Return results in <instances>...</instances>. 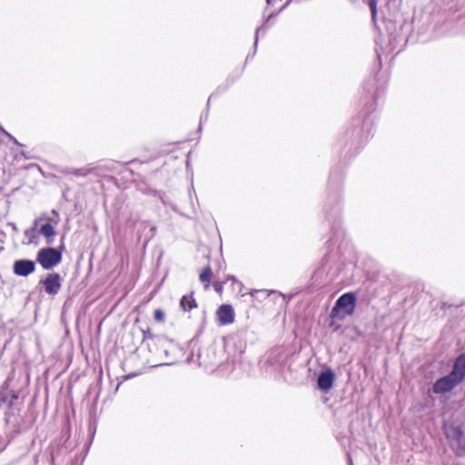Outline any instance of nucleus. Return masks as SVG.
I'll return each instance as SVG.
<instances>
[{
  "label": "nucleus",
  "mask_w": 465,
  "mask_h": 465,
  "mask_svg": "<svg viewBox=\"0 0 465 465\" xmlns=\"http://www.w3.org/2000/svg\"><path fill=\"white\" fill-rule=\"evenodd\" d=\"M465 378V354H460L454 361L450 374L440 378L433 385L432 391L436 394H443L452 391Z\"/></svg>",
  "instance_id": "1"
},
{
  "label": "nucleus",
  "mask_w": 465,
  "mask_h": 465,
  "mask_svg": "<svg viewBox=\"0 0 465 465\" xmlns=\"http://www.w3.org/2000/svg\"><path fill=\"white\" fill-rule=\"evenodd\" d=\"M445 434L451 450L457 456H465V431L460 425H445Z\"/></svg>",
  "instance_id": "2"
},
{
  "label": "nucleus",
  "mask_w": 465,
  "mask_h": 465,
  "mask_svg": "<svg viewBox=\"0 0 465 465\" xmlns=\"http://www.w3.org/2000/svg\"><path fill=\"white\" fill-rule=\"evenodd\" d=\"M356 296L352 292L342 294L336 302L331 312L332 318L344 319L348 315H351L355 309Z\"/></svg>",
  "instance_id": "3"
},
{
  "label": "nucleus",
  "mask_w": 465,
  "mask_h": 465,
  "mask_svg": "<svg viewBox=\"0 0 465 465\" xmlns=\"http://www.w3.org/2000/svg\"><path fill=\"white\" fill-rule=\"evenodd\" d=\"M62 256V250L45 247L38 251L36 261L43 269L51 270L61 262Z\"/></svg>",
  "instance_id": "4"
},
{
  "label": "nucleus",
  "mask_w": 465,
  "mask_h": 465,
  "mask_svg": "<svg viewBox=\"0 0 465 465\" xmlns=\"http://www.w3.org/2000/svg\"><path fill=\"white\" fill-rule=\"evenodd\" d=\"M43 284L45 292L49 295H55L62 287V278L56 272L48 273L46 277L40 282Z\"/></svg>",
  "instance_id": "5"
},
{
  "label": "nucleus",
  "mask_w": 465,
  "mask_h": 465,
  "mask_svg": "<svg viewBox=\"0 0 465 465\" xmlns=\"http://www.w3.org/2000/svg\"><path fill=\"white\" fill-rule=\"evenodd\" d=\"M13 271L17 276L26 277L35 271V263L31 260H17L13 264Z\"/></svg>",
  "instance_id": "6"
},
{
  "label": "nucleus",
  "mask_w": 465,
  "mask_h": 465,
  "mask_svg": "<svg viewBox=\"0 0 465 465\" xmlns=\"http://www.w3.org/2000/svg\"><path fill=\"white\" fill-rule=\"evenodd\" d=\"M335 375L331 369H327L320 373L317 383L320 390L328 391L333 385Z\"/></svg>",
  "instance_id": "7"
},
{
  "label": "nucleus",
  "mask_w": 465,
  "mask_h": 465,
  "mask_svg": "<svg viewBox=\"0 0 465 465\" xmlns=\"http://www.w3.org/2000/svg\"><path fill=\"white\" fill-rule=\"evenodd\" d=\"M217 317L220 324L222 325L232 323L234 320V312L232 307L228 304L221 305L217 311Z\"/></svg>",
  "instance_id": "8"
},
{
  "label": "nucleus",
  "mask_w": 465,
  "mask_h": 465,
  "mask_svg": "<svg viewBox=\"0 0 465 465\" xmlns=\"http://www.w3.org/2000/svg\"><path fill=\"white\" fill-rule=\"evenodd\" d=\"M180 306L184 312H188L196 307V302L192 294L183 295L181 298Z\"/></svg>",
  "instance_id": "9"
},
{
  "label": "nucleus",
  "mask_w": 465,
  "mask_h": 465,
  "mask_svg": "<svg viewBox=\"0 0 465 465\" xmlns=\"http://www.w3.org/2000/svg\"><path fill=\"white\" fill-rule=\"evenodd\" d=\"M40 233L45 238L49 239L55 234V231L53 225H51L50 223H45L41 226ZM47 242L50 243L51 241L47 240Z\"/></svg>",
  "instance_id": "10"
},
{
  "label": "nucleus",
  "mask_w": 465,
  "mask_h": 465,
  "mask_svg": "<svg viewBox=\"0 0 465 465\" xmlns=\"http://www.w3.org/2000/svg\"><path fill=\"white\" fill-rule=\"evenodd\" d=\"M212 277V270L210 267H206L203 270V272L200 274V281L203 283H205V288L209 287V282L211 281Z\"/></svg>",
  "instance_id": "11"
},
{
  "label": "nucleus",
  "mask_w": 465,
  "mask_h": 465,
  "mask_svg": "<svg viewBox=\"0 0 465 465\" xmlns=\"http://www.w3.org/2000/svg\"><path fill=\"white\" fill-rule=\"evenodd\" d=\"M371 11L372 18L374 19L377 15V3L378 0H368Z\"/></svg>",
  "instance_id": "12"
},
{
  "label": "nucleus",
  "mask_w": 465,
  "mask_h": 465,
  "mask_svg": "<svg viewBox=\"0 0 465 465\" xmlns=\"http://www.w3.org/2000/svg\"><path fill=\"white\" fill-rule=\"evenodd\" d=\"M90 173V169L87 168H81L76 169L73 172V173L76 176H85Z\"/></svg>",
  "instance_id": "13"
},
{
  "label": "nucleus",
  "mask_w": 465,
  "mask_h": 465,
  "mask_svg": "<svg viewBox=\"0 0 465 465\" xmlns=\"http://www.w3.org/2000/svg\"><path fill=\"white\" fill-rule=\"evenodd\" d=\"M154 319L157 322H162L164 319V313L161 310H155L153 313Z\"/></svg>",
  "instance_id": "14"
},
{
  "label": "nucleus",
  "mask_w": 465,
  "mask_h": 465,
  "mask_svg": "<svg viewBox=\"0 0 465 465\" xmlns=\"http://www.w3.org/2000/svg\"><path fill=\"white\" fill-rule=\"evenodd\" d=\"M213 287H214V290L217 292H222L223 291V283L222 282H215L213 284Z\"/></svg>",
  "instance_id": "15"
},
{
  "label": "nucleus",
  "mask_w": 465,
  "mask_h": 465,
  "mask_svg": "<svg viewBox=\"0 0 465 465\" xmlns=\"http://www.w3.org/2000/svg\"><path fill=\"white\" fill-rule=\"evenodd\" d=\"M262 30V27L257 28V30H256V37H255V42H254V45H255V46L257 45V42H258V35H259V33H260Z\"/></svg>",
  "instance_id": "16"
},
{
  "label": "nucleus",
  "mask_w": 465,
  "mask_h": 465,
  "mask_svg": "<svg viewBox=\"0 0 465 465\" xmlns=\"http://www.w3.org/2000/svg\"><path fill=\"white\" fill-rule=\"evenodd\" d=\"M164 353H165L166 356H168L169 355V351L168 350H164Z\"/></svg>",
  "instance_id": "17"
}]
</instances>
